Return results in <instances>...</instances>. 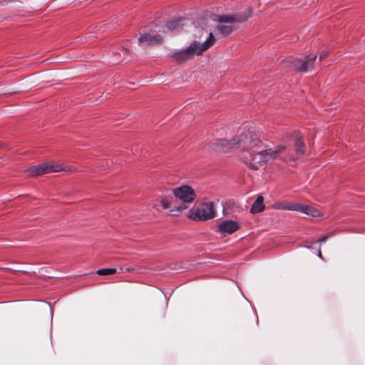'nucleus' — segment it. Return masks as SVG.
I'll list each match as a JSON object with an SVG mask.
<instances>
[{
  "label": "nucleus",
  "instance_id": "nucleus-1",
  "mask_svg": "<svg viewBox=\"0 0 365 365\" xmlns=\"http://www.w3.org/2000/svg\"><path fill=\"white\" fill-rule=\"evenodd\" d=\"M252 16V10L247 9L245 11L232 15H215L212 20L219 23L217 31L222 36H227L233 31L234 27L231 24L235 23H243Z\"/></svg>",
  "mask_w": 365,
  "mask_h": 365
},
{
  "label": "nucleus",
  "instance_id": "nucleus-2",
  "mask_svg": "<svg viewBox=\"0 0 365 365\" xmlns=\"http://www.w3.org/2000/svg\"><path fill=\"white\" fill-rule=\"evenodd\" d=\"M215 39L212 33H210L208 38L202 43L194 41L186 49L180 50L173 54V58L178 62H184L192 59L195 56L202 54L215 43Z\"/></svg>",
  "mask_w": 365,
  "mask_h": 365
},
{
  "label": "nucleus",
  "instance_id": "nucleus-3",
  "mask_svg": "<svg viewBox=\"0 0 365 365\" xmlns=\"http://www.w3.org/2000/svg\"><path fill=\"white\" fill-rule=\"evenodd\" d=\"M317 57L315 53L302 58L288 57L282 61V66L288 71L307 72L313 68Z\"/></svg>",
  "mask_w": 365,
  "mask_h": 365
},
{
  "label": "nucleus",
  "instance_id": "nucleus-4",
  "mask_svg": "<svg viewBox=\"0 0 365 365\" xmlns=\"http://www.w3.org/2000/svg\"><path fill=\"white\" fill-rule=\"evenodd\" d=\"M235 138V147L244 150L245 153L247 151H252L257 148H261L263 145L259 136L256 133L250 130L242 133Z\"/></svg>",
  "mask_w": 365,
  "mask_h": 365
},
{
  "label": "nucleus",
  "instance_id": "nucleus-5",
  "mask_svg": "<svg viewBox=\"0 0 365 365\" xmlns=\"http://www.w3.org/2000/svg\"><path fill=\"white\" fill-rule=\"evenodd\" d=\"M289 145H291V143H294V150H292L291 148H288L287 146V157H282V160L287 161L294 160L296 158L303 155L305 153V145L304 143L302 140V137L299 131L294 130L293 131L289 138Z\"/></svg>",
  "mask_w": 365,
  "mask_h": 365
},
{
  "label": "nucleus",
  "instance_id": "nucleus-6",
  "mask_svg": "<svg viewBox=\"0 0 365 365\" xmlns=\"http://www.w3.org/2000/svg\"><path fill=\"white\" fill-rule=\"evenodd\" d=\"M216 212L212 202L201 203L190 210L189 217L195 221H206L215 217Z\"/></svg>",
  "mask_w": 365,
  "mask_h": 365
},
{
  "label": "nucleus",
  "instance_id": "nucleus-7",
  "mask_svg": "<svg viewBox=\"0 0 365 365\" xmlns=\"http://www.w3.org/2000/svg\"><path fill=\"white\" fill-rule=\"evenodd\" d=\"M175 197L182 201L179 206H174L178 212L188 207L187 204L193 202L196 197L195 190L188 185H182L173 190Z\"/></svg>",
  "mask_w": 365,
  "mask_h": 365
},
{
  "label": "nucleus",
  "instance_id": "nucleus-8",
  "mask_svg": "<svg viewBox=\"0 0 365 365\" xmlns=\"http://www.w3.org/2000/svg\"><path fill=\"white\" fill-rule=\"evenodd\" d=\"M242 160L250 169L254 170H258L265 163L261 148L244 153Z\"/></svg>",
  "mask_w": 365,
  "mask_h": 365
},
{
  "label": "nucleus",
  "instance_id": "nucleus-9",
  "mask_svg": "<svg viewBox=\"0 0 365 365\" xmlns=\"http://www.w3.org/2000/svg\"><path fill=\"white\" fill-rule=\"evenodd\" d=\"M64 170V168L57 164H41L34 166L28 170V175L32 177L42 175L46 173L53 172H58Z\"/></svg>",
  "mask_w": 365,
  "mask_h": 365
},
{
  "label": "nucleus",
  "instance_id": "nucleus-10",
  "mask_svg": "<svg viewBox=\"0 0 365 365\" xmlns=\"http://www.w3.org/2000/svg\"><path fill=\"white\" fill-rule=\"evenodd\" d=\"M262 153L265 163L276 159L282 160V157H287V146L286 145H278L274 149L269 148L267 150L263 149V146L261 148Z\"/></svg>",
  "mask_w": 365,
  "mask_h": 365
},
{
  "label": "nucleus",
  "instance_id": "nucleus-11",
  "mask_svg": "<svg viewBox=\"0 0 365 365\" xmlns=\"http://www.w3.org/2000/svg\"><path fill=\"white\" fill-rule=\"evenodd\" d=\"M138 41L142 45H155L162 42V38L158 34H144L140 36Z\"/></svg>",
  "mask_w": 365,
  "mask_h": 365
},
{
  "label": "nucleus",
  "instance_id": "nucleus-12",
  "mask_svg": "<svg viewBox=\"0 0 365 365\" xmlns=\"http://www.w3.org/2000/svg\"><path fill=\"white\" fill-rule=\"evenodd\" d=\"M219 231L222 233L232 234L240 229L239 224L233 220H225L218 226Z\"/></svg>",
  "mask_w": 365,
  "mask_h": 365
},
{
  "label": "nucleus",
  "instance_id": "nucleus-13",
  "mask_svg": "<svg viewBox=\"0 0 365 365\" xmlns=\"http://www.w3.org/2000/svg\"><path fill=\"white\" fill-rule=\"evenodd\" d=\"M235 147V138L230 140L225 139H218L216 140L215 150L219 152H226Z\"/></svg>",
  "mask_w": 365,
  "mask_h": 365
},
{
  "label": "nucleus",
  "instance_id": "nucleus-14",
  "mask_svg": "<svg viewBox=\"0 0 365 365\" xmlns=\"http://www.w3.org/2000/svg\"><path fill=\"white\" fill-rule=\"evenodd\" d=\"M264 210V197L262 196H258L256 200L252 204L250 212L252 213H258Z\"/></svg>",
  "mask_w": 365,
  "mask_h": 365
},
{
  "label": "nucleus",
  "instance_id": "nucleus-15",
  "mask_svg": "<svg viewBox=\"0 0 365 365\" xmlns=\"http://www.w3.org/2000/svg\"><path fill=\"white\" fill-rule=\"evenodd\" d=\"M298 212L305 213L312 217H319L320 215V212L318 210L307 205L300 204Z\"/></svg>",
  "mask_w": 365,
  "mask_h": 365
},
{
  "label": "nucleus",
  "instance_id": "nucleus-16",
  "mask_svg": "<svg viewBox=\"0 0 365 365\" xmlns=\"http://www.w3.org/2000/svg\"><path fill=\"white\" fill-rule=\"evenodd\" d=\"M176 200H170L168 198H163L161 200V205L164 209H169L171 208L170 210V212L172 215H176L177 214L175 212H178L176 210V208L174 206H178L175 203Z\"/></svg>",
  "mask_w": 365,
  "mask_h": 365
},
{
  "label": "nucleus",
  "instance_id": "nucleus-17",
  "mask_svg": "<svg viewBox=\"0 0 365 365\" xmlns=\"http://www.w3.org/2000/svg\"><path fill=\"white\" fill-rule=\"evenodd\" d=\"M181 21H182L181 19H178V20H173V21H168L165 26V29L169 31H172L175 29H178V28L180 26V23Z\"/></svg>",
  "mask_w": 365,
  "mask_h": 365
},
{
  "label": "nucleus",
  "instance_id": "nucleus-18",
  "mask_svg": "<svg viewBox=\"0 0 365 365\" xmlns=\"http://www.w3.org/2000/svg\"><path fill=\"white\" fill-rule=\"evenodd\" d=\"M116 272H117V270L115 268H104V269H100L96 271V274L98 275H110V274H113Z\"/></svg>",
  "mask_w": 365,
  "mask_h": 365
},
{
  "label": "nucleus",
  "instance_id": "nucleus-19",
  "mask_svg": "<svg viewBox=\"0 0 365 365\" xmlns=\"http://www.w3.org/2000/svg\"><path fill=\"white\" fill-rule=\"evenodd\" d=\"M300 204L299 203H292L287 205H280L279 206V208L282 210H294L298 211L299 209Z\"/></svg>",
  "mask_w": 365,
  "mask_h": 365
},
{
  "label": "nucleus",
  "instance_id": "nucleus-20",
  "mask_svg": "<svg viewBox=\"0 0 365 365\" xmlns=\"http://www.w3.org/2000/svg\"><path fill=\"white\" fill-rule=\"evenodd\" d=\"M329 55V53L328 51H322L321 52V53L319 54V60L320 61H322L323 59H324L325 58H327Z\"/></svg>",
  "mask_w": 365,
  "mask_h": 365
},
{
  "label": "nucleus",
  "instance_id": "nucleus-21",
  "mask_svg": "<svg viewBox=\"0 0 365 365\" xmlns=\"http://www.w3.org/2000/svg\"><path fill=\"white\" fill-rule=\"evenodd\" d=\"M330 235H325L322 237V238L318 240V242L322 243L327 241V240L329 237Z\"/></svg>",
  "mask_w": 365,
  "mask_h": 365
},
{
  "label": "nucleus",
  "instance_id": "nucleus-22",
  "mask_svg": "<svg viewBox=\"0 0 365 365\" xmlns=\"http://www.w3.org/2000/svg\"><path fill=\"white\" fill-rule=\"evenodd\" d=\"M318 256L322 259V251H321V247L319 248V250H318Z\"/></svg>",
  "mask_w": 365,
  "mask_h": 365
},
{
  "label": "nucleus",
  "instance_id": "nucleus-23",
  "mask_svg": "<svg viewBox=\"0 0 365 365\" xmlns=\"http://www.w3.org/2000/svg\"><path fill=\"white\" fill-rule=\"evenodd\" d=\"M125 271H126V272H130V271H131V269H130V268H126Z\"/></svg>",
  "mask_w": 365,
  "mask_h": 365
}]
</instances>
